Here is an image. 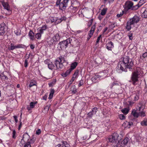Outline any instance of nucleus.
Returning a JSON list of instances; mask_svg holds the SVG:
<instances>
[{
	"label": "nucleus",
	"mask_w": 147,
	"mask_h": 147,
	"mask_svg": "<svg viewBox=\"0 0 147 147\" xmlns=\"http://www.w3.org/2000/svg\"><path fill=\"white\" fill-rule=\"evenodd\" d=\"M121 136L117 133H114L112 135L109 136L108 139L109 142H115V146L117 147L118 146L117 142H119V140H121L123 136L120 134Z\"/></svg>",
	"instance_id": "obj_1"
},
{
	"label": "nucleus",
	"mask_w": 147,
	"mask_h": 147,
	"mask_svg": "<svg viewBox=\"0 0 147 147\" xmlns=\"http://www.w3.org/2000/svg\"><path fill=\"white\" fill-rule=\"evenodd\" d=\"M55 62L56 68L55 69H61L64 67V63L65 62V60L64 57L61 56L57 58Z\"/></svg>",
	"instance_id": "obj_2"
},
{
	"label": "nucleus",
	"mask_w": 147,
	"mask_h": 147,
	"mask_svg": "<svg viewBox=\"0 0 147 147\" xmlns=\"http://www.w3.org/2000/svg\"><path fill=\"white\" fill-rule=\"evenodd\" d=\"M140 18L137 15L134 16L127 22L126 27V29L128 30H130L131 28V26L138 22L140 21Z\"/></svg>",
	"instance_id": "obj_3"
},
{
	"label": "nucleus",
	"mask_w": 147,
	"mask_h": 147,
	"mask_svg": "<svg viewBox=\"0 0 147 147\" xmlns=\"http://www.w3.org/2000/svg\"><path fill=\"white\" fill-rule=\"evenodd\" d=\"M140 74V69L136 68V70L132 74L131 78V80L130 81V82H132L134 85H135L136 84V82L138 80L139 76Z\"/></svg>",
	"instance_id": "obj_4"
},
{
	"label": "nucleus",
	"mask_w": 147,
	"mask_h": 147,
	"mask_svg": "<svg viewBox=\"0 0 147 147\" xmlns=\"http://www.w3.org/2000/svg\"><path fill=\"white\" fill-rule=\"evenodd\" d=\"M140 6L138 4L133 6V3L131 1H128L126 2L125 4L124 9L126 11H128L129 9L135 10L137 9Z\"/></svg>",
	"instance_id": "obj_5"
},
{
	"label": "nucleus",
	"mask_w": 147,
	"mask_h": 147,
	"mask_svg": "<svg viewBox=\"0 0 147 147\" xmlns=\"http://www.w3.org/2000/svg\"><path fill=\"white\" fill-rule=\"evenodd\" d=\"M123 61L127 66V68L132 69L134 64L131 59H130L128 56H124L123 57Z\"/></svg>",
	"instance_id": "obj_6"
},
{
	"label": "nucleus",
	"mask_w": 147,
	"mask_h": 147,
	"mask_svg": "<svg viewBox=\"0 0 147 147\" xmlns=\"http://www.w3.org/2000/svg\"><path fill=\"white\" fill-rule=\"evenodd\" d=\"M61 0H57L56 3V5L57 6L59 5L60 9H65L67 6L69 0H64L61 3H60Z\"/></svg>",
	"instance_id": "obj_7"
},
{
	"label": "nucleus",
	"mask_w": 147,
	"mask_h": 147,
	"mask_svg": "<svg viewBox=\"0 0 147 147\" xmlns=\"http://www.w3.org/2000/svg\"><path fill=\"white\" fill-rule=\"evenodd\" d=\"M59 38L58 34H56L53 37H48L46 39V41L49 45H52L57 41V39Z\"/></svg>",
	"instance_id": "obj_8"
},
{
	"label": "nucleus",
	"mask_w": 147,
	"mask_h": 147,
	"mask_svg": "<svg viewBox=\"0 0 147 147\" xmlns=\"http://www.w3.org/2000/svg\"><path fill=\"white\" fill-rule=\"evenodd\" d=\"M71 40V38H69L65 40L60 42L58 45V47H59L61 49H66L68 44L71 43L70 40Z\"/></svg>",
	"instance_id": "obj_9"
},
{
	"label": "nucleus",
	"mask_w": 147,
	"mask_h": 147,
	"mask_svg": "<svg viewBox=\"0 0 147 147\" xmlns=\"http://www.w3.org/2000/svg\"><path fill=\"white\" fill-rule=\"evenodd\" d=\"M45 63L47 64L49 68L51 70L53 69L55 67L52 62H50L49 59H47L45 61Z\"/></svg>",
	"instance_id": "obj_10"
},
{
	"label": "nucleus",
	"mask_w": 147,
	"mask_h": 147,
	"mask_svg": "<svg viewBox=\"0 0 147 147\" xmlns=\"http://www.w3.org/2000/svg\"><path fill=\"white\" fill-rule=\"evenodd\" d=\"M118 66V67L122 71H123L124 68L125 69L127 68V66L124 63L123 61L119 62Z\"/></svg>",
	"instance_id": "obj_11"
},
{
	"label": "nucleus",
	"mask_w": 147,
	"mask_h": 147,
	"mask_svg": "<svg viewBox=\"0 0 147 147\" xmlns=\"http://www.w3.org/2000/svg\"><path fill=\"white\" fill-rule=\"evenodd\" d=\"M5 24L4 23H2L0 24V35H3L5 32L4 26Z\"/></svg>",
	"instance_id": "obj_12"
},
{
	"label": "nucleus",
	"mask_w": 147,
	"mask_h": 147,
	"mask_svg": "<svg viewBox=\"0 0 147 147\" xmlns=\"http://www.w3.org/2000/svg\"><path fill=\"white\" fill-rule=\"evenodd\" d=\"M61 143V144L56 145V147H68L69 146V145L66 141H63Z\"/></svg>",
	"instance_id": "obj_13"
},
{
	"label": "nucleus",
	"mask_w": 147,
	"mask_h": 147,
	"mask_svg": "<svg viewBox=\"0 0 147 147\" xmlns=\"http://www.w3.org/2000/svg\"><path fill=\"white\" fill-rule=\"evenodd\" d=\"M114 47L113 45V42L111 41H110L109 42H108L107 44V49L111 51L112 50V48Z\"/></svg>",
	"instance_id": "obj_14"
},
{
	"label": "nucleus",
	"mask_w": 147,
	"mask_h": 147,
	"mask_svg": "<svg viewBox=\"0 0 147 147\" xmlns=\"http://www.w3.org/2000/svg\"><path fill=\"white\" fill-rule=\"evenodd\" d=\"M2 4L5 9H6L8 11H10V7L7 3L3 2H2Z\"/></svg>",
	"instance_id": "obj_15"
},
{
	"label": "nucleus",
	"mask_w": 147,
	"mask_h": 147,
	"mask_svg": "<svg viewBox=\"0 0 147 147\" xmlns=\"http://www.w3.org/2000/svg\"><path fill=\"white\" fill-rule=\"evenodd\" d=\"M132 115L134 117L137 118L139 116V113H137L136 110L132 111L131 113Z\"/></svg>",
	"instance_id": "obj_16"
},
{
	"label": "nucleus",
	"mask_w": 147,
	"mask_h": 147,
	"mask_svg": "<svg viewBox=\"0 0 147 147\" xmlns=\"http://www.w3.org/2000/svg\"><path fill=\"white\" fill-rule=\"evenodd\" d=\"M0 77L3 80H7L8 79L7 76L4 72L0 74Z\"/></svg>",
	"instance_id": "obj_17"
},
{
	"label": "nucleus",
	"mask_w": 147,
	"mask_h": 147,
	"mask_svg": "<svg viewBox=\"0 0 147 147\" xmlns=\"http://www.w3.org/2000/svg\"><path fill=\"white\" fill-rule=\"evenodd\" d=\"M72 70L70 68H69V69L67 70L65 73H63L62 74V76L63 77H66L70 73Z\"/></svg>",
	"instance_id": "obj_18"
},
{
	"label": "nucleus",
	"mask_w": 147,
	"mask_h": 147,
	"mask_svg": "<svg viewBox=\"0 0 147 147\" xmlns=\"http://www.w3.org/2000/svg\"><path fill=\"white\" fill-rule=\"evenodd\" d=\"M54 92L55 91L53 89H51L50 94L48 98L49 99H51L52 98Z\"/></svg>",
	"instance_id": "obj_19"
},
{
	"label": "nucleus",
	"mask_w": 147,
	"mask_h": 147,
	"mask_svg": "<svg viewBox=\"0 0 147 147\" xmlns=\"http://www.w3.org/2000/svg\"><path fill=\"white\" fill-rule=\"evenodd\" d=\"M77 65L78 63L76 62H74L72 63L70 68L72 70L74 69Z\"/></svg>",
	"instance_id": "obj_20"
},
{
	"label": "nucleus",
	"mask_w": 147,
	"mask_h": 147,
	"mask_svg": "<svg viewBox=\"0 0 147 147\" xmlns=\"http://www.w3.org/2000/svg\"><path fill=\"white\" fill-rule=\"evenodd\" d=\"M28 35L30 39L33 40L34 37V33L32 30H30Z\"/></svg>",
	"instance_id": "obj_21"
},
{
	"label": "nucleus",
	"mask_w": 147,
	"mask_h": 147,
	"mask_svg": "<svg viewBox=\"0 0 147 147\" xmlns=\"http://www.w3.org/2000/svg\"><path fill=\"white\" fill-rule=\"evenodd\" d=\"M129 141V139L127 137H126L125 138L124 140L121 143L122 144L124 145H126L127 144Z\"/></svg>",
	"instance_id": "obj_22"
},
{
	"label": "nucleus",
	"mask_w": 147,
	"mask_h": 147,
	"mask_svg": "<svg viewBox=\"0 0 147 147\" xmlns=\"http://www.w3.org/2000/svg\"><path fill=\"white\" fill-rule=\"evenodd\" d=\"M129 108H125L121 110V112L124 114H127L129 111Z\"/></svg>",
	"instance_id": "obj_23"
},
{
	"label": "nucleus",
	"mask_w": 147,
	"mask_h": 147,
	"mask_svg": "<svg viewBox=\"0 0 147 147\" xmlns=\"http://www.w3.org/2000/svg\"><path fill=\"white\" fill-rule=\"evenodd\" d=\"M66 19V17L65 16H63V17H62L60 19H57V21L58 22L60 23L62 21L65 20Z\"/></svg>",
	"instance_id": "obj_24"
},
{
	"label": "nucleus",
	"mask_w": 147,
	"mask_h": 147,
	"mask_svg": "<svg viewBox=\"0 0 147 147\" xmlns=\"http://www.w3.org/2000/svg\"><path fill=\"white\" fill-rule=\"evenodd\" d=\"M71 91L72 93L75 94L77 92L76 88L75 86H74L71 88Z\"/></svg>",
	"instance_id": "obj_25"
},
{
	"label": "nucleus",
	"mask_w": 147,
	"mask_h": 147,
	"mask_svg": "<svg viewBox=\"0 0 147 147\" xmlns=\"http://www.w3.org/2000/svg\"><path fill=\"white\" fill-rule=\"evenodd\" d=\"M139 93H136V94H134L133 95V97L134 98V101H137L138 100L139 98Z\"/></svg>",
	"instance_id": "obj_26"
},
{
	"label": "nucleus",
	"mask_w": 147,
	"mask_h": 147,
	"mask_svg": "<svg viewBox=\"0 0 147 147\" xmlns=\"http://www.w3.org/2000/svg\"><path fill=\"white\" fill-rule=\"evenodd\" d=\"M107 10V8H104L102 10L100 14L101 15L104 16Z\"/></svg>",
	"instance_id": "obj_27"
},
{
	"label": "nucleus",
	"mask_w": 147,
	"mask_h": 147,
	"mask_svg": "<svg viewBox=\"0 0 147 147\" xmlns=\"http://www.w3.org/2000/svg\"><path fill=\"white\" fill-rule=\"evenodd\" d=\"M73 5L74 7L76 9H77V7H78L80 6V3L79 2L77 1L75 2Z\"/></svg>",
	"instance_id": "obj_28"
},
{
	"label": "nucleus",
	"mask_w": 147,
	"mask_h": 147,
	"mask_svg": "<svg viewBox=\"0 0 147 147\" xmlns=\"http://www.w3.org/2000/svg\"><path fill=\"white\" fill-rule=\"evenodd\" d=\"M142 16L144 18H147V8L142 13Z\"/></svg>",
	"instance_id": "obj_29"
},
{
	"label": "nucleus",
	"mask_w": 147,
	"mask_h": 147,
	"mask_svg": "<svg viewBox=\"0 0 147 147\" xmlns=\"http://www.w3.org/2000/svg\"><path fill=\"white\" fill-rule=\"evenodd\" d=\"M37 103V101L34 102H31L30 103V107L31 108H33L34 107L35 105Z\"/></svg>",
	"instance_id": "obj_30"
},
{
	"label": "nucleus",
	"mask_w": 147,
	"mask_h": 147,
	"mask_svg": "<svg viewBox=\"0 0 147 147\" xmlns=\"http://www.w3.org/2000/svg\"><path fill=\"white\" fill-rule=\"evenodd\" d=\"M143 110V109H142ZM139 116L141 117H144L146 116V115L145 114V112L144 111H143L141 112H139Z\"/></svg>",
	"instance_id": "obj_31"
},
{
	"label": "nucleus",
	"mask_w": 147,
	"mask_h": 147,
	"mask_svg": "<svg viewBox=\"0 0 147 147\" xmlns=\"http://www.w3.org/2000/svg\"><path fill=\"white\" fill-rule=\"evenodd\" d=\"M141 124L142 126H147V120H143L141 122Z\"/></svg>",
	"instance_id": "obj_32"
},
{
	"label": "nucleus",
	"mask_w": 147,
	"mask_h": 147,
	"mask_svg": "<svg viewBox=\"0 0 147 147\" xmlns=\"http://www.w3.org/2000/svg\"><path fill=\"white\" fill-rule=\"evenodd\" d=\"M16 45L14 46V45L12 43H11V46L10 48H9L8 49L9 50H13L15 49H16Z\"/></svg>",
	"instance_id": "obj_33"
},
{
	"label": "nucleus",
	"mask_w": 147,
	"mask_h": 147,
	"mask_svg": "<svg viewBox=\"0 0 147 147\" xmlns=\"http://www.w3.org/2000/svg\"><path fill=\"white\" fill-rule=\"evenodd\" d=\"M119 117L121 120H124L125 118V116L123 114H120L119 115Z\"/></svg>",
	"instance_id": "obj_34"
},
{
	"label": "nucleus",
	"mask_w": 147,
	"mask_h": 147,
	"mask_svg": "<svg viewBox=\"0 0 147 147\" xmlns=\"http://www.w3.org/2000/svg\"><path fill=\"white\" fill-rule=\"evenodd\" d=\"M36 84V82L35 81H32L30 83V84L29 85V87H31L35 85Z\"/></svg>",
	"instance_id": "obj_35"
},
{
	"label": "nucleus",
	"mask_w": 147,
	"mask_h": 147,
	"mask_svg": "<svg viewBox=\"0 0 147 147\" xmlns=\"http://www.w3.org/2000/svg\"><path fill=\"white\" fill-rule=\"evenodd\" d=\"M98 76L95 75L92 78L91 80L92 81L94 82H96V80L98 78Z\"/></svg>",
	"instance_id": "obj_36"
},
{
	"label": "nucleus",
	"mask_w": 147,
	"mask_h": 147,
	"mask_svg": "<svg viewBox=\"0 0 147 147\" xmlns=\"http://www.w3.org/2000/svg\"><path fill=\"white\" fill-rule=\"evenodd\" d=\"M29 136V135H28V134L27 133H25L23 135V138L21 140V143H23L24 142V136H27V137H28Z\"/></svg>",
	"instance_id": "obj_37"
},
{
	"label": "nucleus",
	"mask_w": 147,
	"mask_h": 147,
	"mask_svg": "<svg viewBox=\"0 0 147 147\" xmlns=\"http://www.w3.org/2000/svg\"><path fill=\"white\" fill-rule=\"evenodd\" d=\"M97 111V108L96 107H94L93 109L91 112H92V113L94 115L96 114Z\"/></svg>",
	"instance_id": "obj_38"
},
{
	"label": "nucleus",
	"mask_w": 147,
	"mask_h": 147,
	"mask_svg": "<svg viewBox=\"0 0 147 147\" xmlns=\"http://www.w3.org/2000/svg\"><path fill=\"white\" fill-rule=\"evenodd\" d=\"M41 34L40 33H38L36 34L35 37L38 39H40L41 38Z\"/></svg>",
	"instance_id": "obj_39"
},
{
	"label": "nucleus",
	"mask_w": 147,
	"mask_h": 147,
	"mask_svg": "<svg viewBox=\"0 0 147 147\" xmlns=\"http://www.w3.org/2000/svg\"><path fill=\"white\" fill-rule=\"evenodd\" d=\"M79 72V70L78 69L76 70L74 73V74L73 75V76L75 77V78H76L77 76L78 75V73Z\"/></svg>",
	"instance_id": "obj_40"
},
{
	"label": "nucleus",
	"mask_w": 147,
	"mask_h": 147,
	"mask_svg": "<svg viewBox=\"0 0 147 147\" xmlns=\"http://www.w3.org/2000/svg\"><path fill=\"white\" fill-rule=\"evenodd\" d=\"M24 147H31L30 143L28 142L26 143L24 145Z\"/></svg>",
	"instance_id": "obj_41"
},
{
	"label": "nucleus",
	"mask_w": 147,
	"mask_h": 147,
	"mask_svg": "<svg viewBox=\"0 0 147 147\" xmlns=\"http://www.w3.org/2000/svg\"><path fill=\"white\" fill-rule=\"evenodd\" d=\"M93 22V19H92L90 20L88 23V27H90L91 25Z\"/></svg>",
	"instance_id": "obj_42"
},
{
	"label": "nucleus",
	"mask_w": 147,
	"mask_h": 147,
	"mask_svg": "<svg viewBox=\"0 0 147 147\" xmlns=\"http://www.w3.org/2000/svg\"><path fill=\"white\" fill-rule=\"evenodd\" d=\"M94 32L92 31L91 30H90L89 32L88 35L89 37H91L93 35Z\"/></svg>",
	"instance_id": "obj_43"
},
{
	"label": "nucleus",
	"mask_w": 147,
	"mask_h": 147,
	"mask_svg": "<svg viewBox=\"0 0 147 147\" xmlns=\"http://www.w3.org/2000/svg\"><path fill=\"white\" fill-rule=\"evenodd\" d=\"M83 80H81L79 81V83L78 85V86L79 87L82 86L83 84Z\"/></svg>",
	"instance_id": "obj_44"
},
{
	"label": "nucleus",
	"mask_w": 147,
	"mask_h": 147,
	"mask_svg": "<svg viewBox=\"0 0 147 147\" xmlns=\"http://www.w3.org/2000/svg\"><path fill=\"white\" fill-rule=\"evenodd\" d=\"M93 115H94V114L92 113V112H90L87 114L88 116L89 117H92Z\"/></svg>",
	"instance_id": "obj_45"
},
{
	"label": "nucleus",
	"mask_w": 147,
	"mask_h": 147,
	"mask_svg": "<svg viewBox=\"0 0 147 147\" xmlns=\"http://www.w3.org/2000/svg\"><path fill=\"white\" fill-rule=\"evenodd\" d=\"M124 12L123 11H122L120 13V14H118L117 16V17L119 18L121 17L123 14Z\"/></svg>",
	"instance_id": "obj_46"
},
{
	"label": "nucleus",
	"mask_w": 147,
	"mask_h": 147,
	"mask_svg": "<svg viewBox=\"0 0 147 147\" xmlns=\"http://www.w3.org/2000/svg\"><path fill=\"white\" fill-rule=\"evenodd\" d=\"M101 36H102V35H99V36L97 38V39L96 41V44L97 43H98L99 42V40L100 39L101 37Z\"/></svg>",
	"instance_id": "obj_47"
},
{
	"label": "nucleus",
	"mask_w": 147,
	"mask_h": 147,
	"mask_svg": "<svg viewBox=\"0 0 147 147\" xmlns=\"http://www.w3.org/2000/svg\"><path fill=\"white\" fill-rule=\"evenodd\" d=\"M16 48H23V45L22 44H18L17 45H16Z\"/></svg>",
	"instance_id": "obj_48"
},
{
	"label": "nucleus",
	"mask_w": 147,
	"mask_h": 147,
	"mask_svg": "<svg viewBox=\"0 0 147 147\" xmlns=\"http://www.w3.org/2000/svg\"><path fill=\"white\" fill-rule=\"evenodd\" d=\"M28 65V61L27 59H26L25 60L24 64V66L25 67H27Z\"/></svg>",
	"instance_id": "obj_49"
},
{
	"label": "nucleus",
	"mask_w": 147,
	"mask_h": 147,
	"mask_svg": "<svg viewBox=\"0 0 147 147\" xmlns=\"http://www.w3.org/2000/svg\"><path fill=\"white\" fill-rule=\"evenodd\" d=\"M96 26L95 24L93 25L91 29L90 30H91L92 31L94 32L96 28Z\"/></svg>",
	"instance_id": "obj_50"
},
{
	"label": "nucleus",
	"mask_w": 147,
	"mask_h": 147,
	"mask_svg": "<svg viewBox=\"0 0 147 147\" xmlns=\"http://www.w3.org/2000/svg\"><path fill=\"white\" fill-rule=\"evenodd\" d=\"M128 36L129 37V39L130 40H132V39L133 38L132 37L133 34L132 33H129V34Z\"/></svg>",
	"instance_id": "obj_51"
},
{
	"label": "nucleus",
	"mask_w": 147,
	"mask_h": 147,
	"mask_svg": "<svg viewBox=\"0 0 147 147\" xmlns=\"http://www.w3.org/2000/svg\"><path fill=\"white\" fill-rule=\"evenodd\" d=\"M75 77L73 76L72 78L70 81V84H72V83L75 80V79L76 78Z\"/></svg>",
	"instance_id": "obj_52"
},
{
	"label": "nucleus",
	"mask_w": 147,
	"mask_h": 147,
	"mask_svg": "<svg viewBox=\"0 0 147 147\" xmlns=\"http://www.w3.org/2000/svg\"><path fill=\"white\" fill-rule=\"evenodd\" d=\"M41 130L40 129H38L36 131V134L37 135H39L41 133Z\"/></svg>",
	"instance_id": "obj_53"
},
{
	"label": "nucleus",
	"mask_w": 147,
	"mask_h": 147,
	"mask_svg": "<svg viewBox=\"0 0 147 147\" xmlns=\"http://www.w3.org/2000/svg\"><path fill=\"white\" fill-rule=\"evenodd\" d=\"M13 135L12 137L13 138L15 139L16 138V136H15V135L16 134V132L15 130H13Z\"/></svg>",
	"instance_id": "obj_54"
},
{
	"label": "nucleus",
	"mask_w": 147,
	"mask_h": 147,
	"mask_svg": "<svg viewBox=\"0 0 147 147\" xmlns=\"http://www.w3.org/2000/svg\"><path fill=\"white\" fill-rule=\"evenodd\" d=\"M147 57V52L144 53L142 55V57L143 58H145Z\"/></svg>",
	"instance_id": "obj_55"
},
{
	"label": "nucleus",
	"mask_w": 147,
	"mask_h": 147,
	"mask_svg": "<svg viewBox=\"0 0 147 147\" xmlns=\"http://www.w3.org/2000/svg\"><path fill=\"white\" fill-rule=\"evenodd\" d=\"M134 103V102H133L128 101L127 102V104L128 105L130 106L133 105Z\"/></svg>",
	"instance_id": "obj_56"
},
{
	"label": "nucleus",
	"mask_w": 147,
	"mask_h": 147,
	"mask_svg": "<svg viewBox=\"0 0 147 147\" xmlns=\"http://www.w3.org/2000/svg\"><path fill=\"white\" fill-rule=\"evenodd\" d=\"M13 118L14 119V120L15 121V122L16 123H17L18 122V120L17 119V117L16 116H13Z\"/></svg>",
	"instance_id": "obj_57"
},
{
	"label": "nucleus",
	"mask_w": 147,
	"mask_h": 147,
	"mask_svg": "<svg viewBox=\"0 0 147 147\" xmlns=\"http://www.w3.org/2000/svg\"><path fill=\"white\" fill-rule=\"evenodd\" d=\"M47 28L46 26L45 25L43 26L42 27L40 28L41 29L43 30H45Z\"/></svg>",
	"instance_id": "obj_58"
},
{
	"label": "nucleus",
	"mask_w": 147,
	"mask_h": 147,
	"mask_svg": "<svg viewBox=\"0 0 147 147\" xmlns=\"http://www.w3.org/2000/svg\"><path fill=\"white\" fill-rule=\"evenodd\" d=\"M22 122H21V120H20V125H19V127H18V130H19L22 126Z\"/></svg>",
	"instance_id": "obj_59"
},
{
	"label": "nucleus",
	"mask_w": 147,
	"mask_h": 147,
	"mask_svg": "<svg viewBox=\"0 0 147 147\" xmlns=\"http://www.w3.org/2000/svg\"><path fill=\"white\" fill-rule=\"evenodd\" d=\"M44 30H42L41 29H40L39 31V33H40V34H42L43 33V31Z\"/></svg>",
	"instance_id": "obj_60"
},
{
	"label": "nucleus",
	"mask_w": 147,
	"mask_h": 147,
	"mask_svg": "<svg viewBox=\"0 0 147 147\" xmlns=\"http://www.w3.org/2000/svg\"><path fill=\"white\" fill-rule=\"evenodd\" d=\"M108 29V28L107 27H106V28H105L104 29V31H103V34H104L105 32Z\"/></svg>",
	"instance_id": "obj_61"
},
{
	"label": "nucleus",
	"mask_w": 147,
	"mask_h": 147,
	"mask_svg": "<svg viewBox=\"0 0 147 147\" xmlns=\"http://www.w3.org/2000/svg\"><path fill=\"white\" fill-rule=\"evenodd\" d=\"M47 98V96L46 95H45L43 97V99L45 100H46Z\"/></svg>",
	"instance_id": "obj_62"
},
{
	"label": "nucleus",
	"mask_w": 147,
	"mask_h": 147,
	"mask_svg": "<svg viewBox=\"0 0 147 147\" xmlns=\"http://www.w3.org/2000/svg\"><path fill=\"white\" fill-rule=\"evenodd\" d=\"M49 106H48V105L46 106L45 107L44 109L48 110L49 109Z\"/></svg>",
	"instance_id": "obj_63"
},
{
	"label": "nucleus",
	"mask_w": 147,
	"mask_h": 147,
	"mask_svg": "<svg viewBox=\"0 0 147 147\" xmlns=\"http://www.w3.org/2000/svg\"><path fill=\"white\" fill-rule=\"evenodd\" d=\"M143 0H140L139 2L140 3H141V4L140 5V6L142 5L144 3Z\"/></svg>",
	"instance_id": "obj_64"
}]
</instances>
